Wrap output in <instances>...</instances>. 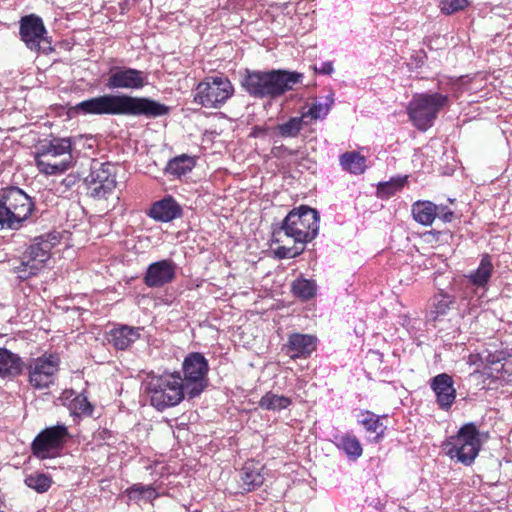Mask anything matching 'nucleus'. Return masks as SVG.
Instances as JSON below:
<instances>
[{
  "label": "nucleus",
  "instance_id": "nucleus-27",
  "mask_svg": "<svg viewBox=\"0 0 512 512\" xmlns=\"http://www.w3.org/2000/svg\"><path fill=\"white\" fill-rule=\"evenodd\" d=\"M194 167V158L183 154L171 159L166 165L165 172L169 175L180 178L181 176L191 172Z\"/></svg>",
  "mask_w": 512,
  "mask_h": 512
},
{
  "label": "nucleus",
  "instance_id": "nucleus-22",
  "mask_svg": "<svg viewBox=\"0 0 512 512\" xmlns=\"http://www.w3.org/2000/svg\"><path fill=\"white\" fill-rule=\"evenodd\" d=\"M23 362L21 358L6 348H0V376L14 377L21 374Z\"/></svg>",
  "mask_w": 512,
  "mask_h": 512
},
{
  "label": "nucleus",
  "instance_id": "nucleus-43",
  "mask_svg": "<svg viewBox=\"0 0 512 512\" xmlns=\"http://www.w3.org/2000/svg\"><path fill=\"white\" fill-rule=\"evenodd\" d=\"M316 70L321 74L329 75L333 72V65L331 62H323Z\"/></svg>",
  "mask_w": 512,
  "mask_h": 512
},
{
  "label": "nucleus",
  "instance_id": "nucleus-38",
  "mask_svg": "<svg viewBox=\"0 0 512 512\" xmlns=\"http://www.w3.org/2000/svg\"><path fill=\"white\" fill-rule=\"evenodd\" d=\"M468 0H439V8L446 15L454 14L469 6Z\"/></svg>",
  "mask_w": 512,
  "mask_h": 512
},
{
  "label": "nucleus",
  "instance_id": "nucleus-37",
  "mask_svg": "<svg viewBox=\"0 0 512 512\" xmlns=\"http://www.w3.org/2000/svg\"><path fill=\"white\" fill-rule=\"evenodd\" d=\"M70 411L74 416H90L92 406L85 396L77 395L70 403Z\"/></svg>",
  "mask_w": 512,
  "mask_h": 512
},
{
  "label": "nucleus",
  "instance_id": "nucleus-20",
  "mask_svg": "<svg viewBox=\"0 0 512 512\" xmlns=\"http://www.w3.org/2000/svg\"><path fill=\"white\" fill-rule=\"evenodd\" d=\"M181 213L180 205L172 197H166L152 205L149 216L157 221L169 222L180 217Z\"/></svg>",
  "mask_w": 512,
  "mask_h": 512
},
{
  "label": "nucleus",
  "instance_id": "nucleus-10",
  "mask_svg": "<svg viewBox=\"0 0 512 512\" xmlns=\"http://www.w3.org/2000/svg\"><path fill=\"white\" fill-rule=\"evenodd\" d=\"M208 371V361L203 354L192 352L184 358L181 380L190 398L200 395L206 388Z\"/></svg>",
  "mask_w": 512,
  "mask_h": 512
},
{
  "label": "nucleus",
  "instance_id": "nucleus-45",
  "mask_svg": "<svg viewBox=\"0 0 512 512\" xmlns=\"http://www.w3.org/2000/svg\"><path fill=\"white\" fill-rule=\"evenodd\" d=\"M507 364L508 362L503 363L502 368H504Z\"/></svg>",
  "mask_w": 512,
  "mask_h": 512
},
{
  "label": "nucleus",
  "instance_id": "nucleus-41",
  "mask_svg": "<svg viewBox=\"0 0 512 512\" xmlns=\"http://www.w3.org/2000/svg\"><path fill=\"white\" fill-rule=\"evenodd\" d=\"M437 217H439L443 222L447 223L452 221L454 213L446 209V207L438 206Z\"/></svg>",
  "mask_w": 512,
  "mask_h": 512
},
{
  "label": "nucleus",
  "instance_id": "nucleus-1",
  "mask_svg": "<svg viewBox=\"0 0 512 512\" xmlns=\"http://www.w3.org/2000/svg\"><path fill=\"white\" fill-rule=\"evenodd\" d=\"M82 115H132L159 117L166 115L169 108L153 99L133 97L127 94H105L79 102L75 106Z\"/></svg>",
  "mask_w": 512,
  "mask_h": 512
},
{
  "label": "nucleus",
  "instance_id": "nucleus-9",
  "mask_svg": "<svg viewBox=\"0 0 512 512\" xmlns=\"http://www.w3.org/2000/svg\"><path fill=\"white\" fill-rule=\"evenodd\" d=\"M448 103V97L440 93L417 94L409 102L407 113L413 125L422 131L433 125L439 111Z\"/></svg>",
  "mask_w": 512,
  "mask_h": 512
},
{
  "label": "nucleus",
  "instance_id": "nucleus-14",
  "mask_svg": "<svg viewBox=\"0 0 512 512\" xmlns=\"http://www.w3.org/2000/svg\"><path fill=\"white\" fill-rule=\"evenodd\" d=\"M68 431L65 425H56L44 429L32 443L33 454L40 459L52 458L62 447Z\"/></svg>",
  "mask_w": 512,
  "mask_h": 512
},
{
  "label": "nucleus",
  "instance_id": "nucleus-44",
  "mask_svg": "<svg viewBox=\"0 0 512 512\" xmlns=\"http://www.w3.org/2000/svg\"><path fill=\"white\" fill-rule=\"evenodd\" d=\"M266 131H267V129H266V128H263V127H254V128H253V131H252V136H254V137H259V136H261L262 134H264Z\"/></svg>",
  "mask_w": 512,
  "mask_h": 512
},
{
  "label": "nucleus",
  "instance_id": "nucleus-32",
  "mask_svg": "<svg viewBox=\"0 0 512 512\" xmlns=\"http://www.w3.org/2000/svg\"><path fill=\"white\" fill-rule=\"evenodd\" d=\"M291 402V399L286 396L267 392L260 399L259 406L265 410L280 411L290 406Z\"/></svg>",
  "mask_w": 512,
  "mask_h": 512
},
{
  "label": "nucleus",
  "instance_id": "nucleus-33",
  "mask_svg": "<svg viewBox=\"0 0 512 512\" xmlns=\"http://www.w3.org/2000/svg\"><path fill=\"white\" fill-rule=\"evenodd\" d=\"M407 181V177L391 179L387 182L379 183L377 187V196L381 199H388L400 191Z\"/></svg>",
  "mask_w": 512,
  "mask_h": 512
},
{
  "label": "nucleus",
  "instance_id": "nucleus-2",
  "mask_svg": "<svg viewBox=\"0 0 512 512\" xmlns=\"http://www.w3.org/2000/svg\"><path fill=\"white\" fill-rule=\"evenodd\" d=\"M302 80L303 74L296 71L282 69L269 71L246 70L241 85L254 98L276 99L292 90Z\"/></svg>",
  "mask_w": 512,
  "mask_h": 512
},
{
  "label": "nucleus",
  "instance_id": "nucleus-24",
  "mask_svg": "<svg viewBox=\"0 0 512 512\" xmlns=\"http://www.w3.org/2000/svg\"><path fill=\"white\" fill-rule=\"evenodd\" d=\"M438 214V206L431 201H417L412 205V215L416 222L430 226Z\"/></svg>",
  "mask_w": 512,
  "mask_h": 512
},
{
  "label": "nucleus",
  "instance_id": "nucleus-21",
  "mask_svg": "<svg viewBox=\"0 0 512 512\" xmlns=\"http://www.w3.org/2000/svg\"><path fill=\"white\" fill-rule=\"evenodd\" d=\"M142 328L121 325L109 332V342L118 350H125L140 337Z\"/></svg>",
  "mask_w": 512,
  "mask_h": 512
},
{
  "label": "nucleus",
  "instance_id": "nucleus-7",
  "mask_svg": "<svg viewBox=\"0 0 512 512\" xmlns=\"http://www.w3.org/2000/svg\"><path fill=\"white\" fill-rule=\"evenodd\" d=\"M145 390L150 404L159 411L176 406L186 394L179 373L152 376L147 381Z\"/></svg>",
  "mask_w": 512,
  "mask_h": 512
},
{
  "label": "nucleus",
  "instance_id": "nucleus-42",
  "mask_svg": "<svg viewBox=\"0 0 512 512\" xmlns=\"http://www.w3.org/2000/svg\"><path fill=\"white\" fill-rule=\"evenodd\" d=\"M157 497H158V493L156 492L155 488L151 485H146L142 499H144L146 501H153Z\"/></svg>",
  "mask_w": 512,
  "mask_h": 512
},
{
  "label": "nucleus",
  "instance_id": "nucleus-13",
  "mask_svg": "<svg viewBox=\"0 0 512 512\" xmlns=\"http://www.w3.org/2000/svg\"><path fill=\"white\" fill-rule=\"evenodd\" d=\"M60 359L55 354L43 355L29 363V382L36 389L49 388L54 384Z\"/></svg>",
  "mask_w": 512,
  "mask_h": 512
},
{
  "label": "nucleus",
  "instance_id": "nucleus-8",
  "mask_svg": "<svg viewBox=\"0 0 512 512\" xmlns=\"http://www.w3.org/2000/svg\"><path fill=\"white\" fill-rule=\"evenodd\" d=\"M234 94V87L226 76H208L193 90L194 103L208 109L222 107Z\"/></svg>",
  "mask_w": 512,
  "mask_h": 512
},
{
  "label": "nucleus",
  "instance_id": "nucleus-30",
  "mask_svg": "<svg viewBox=\"0 0 512 512\" xmlns=\"http://www.w3.org/2000/svg\"><path fill=\"white\" fill-rule=\"evenodd\" d=\"M361 425L364 426L367 432L375 434L374 440L378 442L384 436V432L386 427L380 421V417L373 412L365 411L361 414V419L359 420Z\"/></svg>",
  "mask_w": 512,
  "mask_h": 512
},
{
  "label": "nucleus",
  "instance_id": "nucleus-15",
  "mask_svg": "<svg viewBox=\"0 0 512 512\" xmlns=\"http://www.w3.org/2000/svg\"><path fill=\"white\" fill-rule=\"evenodd\" d=\"M49 258L48 244H32L24 253L19 266L14 267V270L20 279L26 280L37 275Z\"/></svg>",
  "mask_w": 512,
  "mask_h": 512
},
{
  "label": "nucleus",
  "instance_id": "nucleus-17",
  "mask_svg": "<svg viewBox=\"0 0 512 512\" xmlns=\"http://www.w3.org/2000/svg\"><path fill=\"white\" fill-rule=\"evenodd\" d=\"M430 387L436 395V402L442 410L448 411L456 398L453 378L441 373L431 379Z\"/></svg>",
  "mask_w": 512,
  "mask_h": 512
},
{
  "label": "nucleus",
  "instance_id": "nucleus-5",
  "mask_svg": "<svg viewBox=\"0 0 512 512\" xmlns=\"http://www.w3.org/2000/svg\"><path fill=\"white\" fill-rule=\"evenodd\" d=\"M34 210L30 196L17 187L0 191V229H19Z\"/></svg>",
  "mask_w": 512,
  "mask_h": 512
},
{
  "label": "nucleus",
  "instance_id": "nucleus-28",
  "mask_svg": "<svg viewBox=\"0 0 512 512\" xmlns=\"http://www.w3.org/2000/svg\"><path fill=\"white\" fill-rule=\"evenodd\" d=\"M340 165L352 174H361L366 169V159L358 152H346L340 156Z\"/></svg>",
  "mask_w": 512,
  "mask_h": 512
},
{
  "label": "nucleus",
  "instance_id": "nucleus-6",
  "mask_svg": "<svg viewBox=\"0 0 512 512\" xmlns=\"http://www.w3.org/2000/svg\"><path fill=\"white\" fill-rule=\"evenodd\" d=\"M486 438L487 434L481 433L473 423H467L443 443V449L450 459L469 466L478 456Z\"/></svg>",
  "mask_w": 512,
  "mask_h": 512
},
{
  "label": "nucleus",
  "instance_id": "nucleus-34",
  "mask_svg": "<svg viewBox=\"0 0 512 512\" xmlns=\"http://www.w3.org/2000/svg\"><path fill=\"white\" fill-rule=\"evenodd\" d=\"M293 293L304 300L311 299L316 293V284L307 279H297L292 285Z\"/></svg>",
  "mask_w": 512,
  "mask_h": 512
},
{
  "label": "nucleus",
  "instance_id": "nucleus-23",
  "mask_svg": "<svg viewBox=\"0 0 512 512\" xmlns=\"http://www.w3.org/2000/svg\"><path fill=\"white\" fill-rule=\"evenodd\" d=\"M240 479L245 491H252L263 484L264 477L261 474V467L253 461L246 462L241 469Z\"/></svg>",
  "mask_w": 512,
  "mask_h": 512
},
{
  "label": "nucleus",
  "instance_id": "nucleus-12",
  "mask_svg": "<svg viewBox=\"0 0 512 512\" xmlns=\"http://www.w3.org/2000/svg\"><path fill=\"white\" fill-rule=\"evenodd\" d=\"M148 84L147 72L126 66L111 67L106 81L110 90H141Z\"/></svg>",
  "mask_w": 512,
  "mask_h": 512
},
{
  "label": "nucleus",
  "instance_id": "nucleus-18",
  "mask_svg": "<svg viewBox=\"0 0 512 512\" xmlns=\"http://www.w3.org/2000/svg\"><path fill=\"white\" fill-rule=\"evenodd\" d=\"M45 33L46 30L40 17L29 15L22 18L20 23V35L29 49L38 50Z\"/></svg>",
  "mask_w": 512,
  "mask_h": 512
},
{
  "label": "nucleus",
  "instance_id": "nucleus-31",
  "mask_svg": "<svg viewBox=\"0 0 512 512\" xmlns=\"http://www.w3.org/2000/svg\"><path fill=\"white\" fill-rule=\"evenodd\" d=\"M333 103V93H330L325 97L324 101L314 100L309 106L307 112L303 113L302 116H304V118L310 117L314 120L322 119L327 116Z\"/></svg>",
  "mask_w": 512,
  "mask_h": 512
},
{
  "label": "nucleus",
  "instance_id": "nucleus-36",
  "mask_svg": "<svg viewBox=\"0 0 512 512\" xmlns=\"http://www.w3.org/2000/svg\"><path fill=\"white\" fill-rule=\"evenodd\" d=\"M454 302V298L448 294L439 293L433 298V309L430 313L434 314V318L445 315Z\"/></svg>",
  "mask_w": 512,
  "mask_h": 512
},
{
  "label": "nucleus",
  "instance_id": "nucleus-11",
  "mask_svg": "<svg viewBox=\"0 0 512 512\" xmlns=\"http://www.w3.org/2000/svg\"><path fill=\"white\" fill-rule=\"evenodd\" d=\"M116 166L94 161L86 178L88 193L94 199H107L116 188Z\"/></svg>",
  "mask_w": 512,
  "mask_h": 512
},
{
  "label": "nucleus",
  "instance_id": "nucleus-26",
  "mask_svg": "<svg viewBox=\"0 0 512 512\" xmlns=\"http://www.w3.org/2000/svg\"><path fill=\"white\" fill-rule=\"evenodd\" d=\"M334 443L351 460L358 459L363 453L360 441L352 434L337 435Z\"/></svg>",
  "mask_w": 512,
  "mask_h": 512
},
{
  "label": "nucleus",
  "instance_id": "nucleus-35",
  "mask_svg": "<svg viewBox=\"0 0 512 512\" xmlns=\"http://www.w3.org/2000/svg\"><path fill=\"white\" fill-rule=\"evenodd\" d=\"M25 484L38 493H44L50 488L52 480L45 474L35 473L26 477Z\"/></svg>",
  "mask_w": 512,
  "mask_h": 512
},
{
  "label": "nucleus",
  "instance_id": "nucleus-16",
  "mask_svg": "<svg viewBox=\"0 0 512 512\" xmlns=\"http://www.w3.org/2000/svg\"><path fill=\"white\" fill-rule=\"evenodd\" d=\"M176 275V264L171 259L151 263L144 275V283L150 288H159L171 283Z\"/></svg>",
  "mask_w": 512,
  "mask_h": 512
},
{
  "label": "nucleus",
  "instance_id": "nucleus-3",
  "mask_svg": "<svg viewBox=\"0 0 512 512\" xmlns=\"http://www.w3.org/2000/svg\"><path fill=\"white\" fill-rule=\"evenodd\" d=\"M70 138H53L40 145L35 154L38 170L45 175H60L74 165Z\"/></svg>",
  "mask_w": 512,
  "mask_h": 512
},
{
  "label": "nucleus",
  "instance_id": "nucleus-39",
  "mask_svg": "<svg viewBox=\"0 0 512 512\" xmlns=\"http://www.w3.org/2000/svg\"><path fill=\"white\" fill-rule=\"evenodd\" d=\"M304 250V247H287V246H279L275 249L274 253L275 256L279 259H285V258H294L298 255H300Z\"/></svg>",
  "mask_w": 512,
  "mask_h": 512
},
{
  "label": "nucleus",
  "instance_id": "nucleus-19",
  "mask_svg": "<svg viewBox=\"0 0 512 512\" xmlns=\"http://www.w3.org/2000/svg\"><path fill=\"white\" fill-rule=\"evenodd\" d=\"M316 349V338L308 334L294 333L289 336L287 353L292 359L306 358Z\"/></svg>",
  "mask_w": 512,
  "mask_h": 512
},
{
  "label": "nucleus",
  "instance_id": "nucleus-40",
  "mask_svg": "<svg viewBox=\"0 0 512 512\" xmlns=\"http://www.w3.org/2000/svg\"><path fill=\"white\" fill-rule=\"evenodd\" d=\"M146 485L142 483H136L126 490V494L129 500L139 501L143 497L144 489Z\"/></svg>",
  "mask_w": 512,
  "mask_h": 512
},
{
  "label": "nucleus",
  "instance_id": "nucleus-4",
  "mask_svg": "<svg viewBox=\"0 0 512 512\" xmlns=\"http://www.w3.org/2000/svg\"><path fill=\"white\" fill-rule=\"evenodd\" d=\"M319 220V214L313 208L301 206L297 210L294 209L285 217L280 230L274 233L275 241H282L280 234L283 232L296 244L304 245L318 235Z\"/></svg>",
  "mask_w": 512,
  "mask_h": 512
},
{
  "label": "nucleus",
  "instance_id": "nucleus-25",
  "mask_svg": "<svg viewBox=\"0 0 512 512\" xmlns=\"http://www.w3.org/2000/svg\"><path fill=\"white\" fill-rule=\"evenodd\" d=\"M494 271V265L490 255L482 256L479 266L468 275L469 281L477 287H485Z\"/></svg>",
  "mask_w": 512,
  "mask_h": 512
},
{
  "label": "nucleus",
  "instance_id": "nucleus-29",
  "mask_svg": "<svg viewBox=\"0 0 512 512\" xmlns=\"http://www.w3.org/2000/svg\"><path fill=\"white\" fill-rule=\"evenodd\" d=\"M304 124V116L292 117L285 123L278 124L274 128L273 134L283 138H294L298 136Z\"/></svg>",
  "mask_w": 512,
  "mask_h": 512
}]
</instances>
